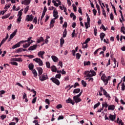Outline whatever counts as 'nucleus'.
<instances>
[{"mask_svg": "<svg viewBox=\"0 0 125 125\" xmlns=\"http://www.w3.org/2000/svg\"><path fill=\"white\" fill-rule=\"evenodd\" d=\"M82 56V55L79 53H77L76 54V59H80L81 58V57Z\"/></svg>", "mask_w": 125, "mask_h": 125, "instance_id": "36", "label": "nucleus"}, {"mask_svg": "<svg viewBox=\"0 0 125 125\" xmlns=\"http://www.w3.org/2000/svg\"><path fill=\"white\" fill-rule=\"evenodd\" d=\"M110 18L111 20H114V16L113 15V13H111L110 15Z\"/></svg>", "mask_w": 125, "mask_h": 125, "instance_id": "59", "label": "nucleus"}, {"mask_svg": "<svg viewBox=\"0 0 125 125\" xmlns=\"http://www.w3.org/2000/svg\"><path fill=\"white\" fill-rule=\"evenodd\" d=\"M45 102L48 104V105H49L50 104V101L48 99H46L45 100Z\"/></svg>", "mask_w": 125, "mask_h": 125, "instance_id": "52", "label": "nucleus"}, {"mask_svg": "<svg viewBox=\"0 0 125 125\" xmlns=\"http://www.w3.org/2000/svg\"><path fill=\"white\" fill-rule=\"evenodd\" d=\"M29 6H27L25 8H24V13L26 14L27 12H28V11L29 10Z\"/></svg>", "mask_w": 125, "mask_h": 125, "instance_id": "39", "label": "nucleus"}, {"mask_svg": "<svg viewBox=\"0 0 125 125\" xmlns=\"http://www.w3.org/2000/svg\"><path fill=\"white\" fill-rule=\"evenodd\" d=\"M38 45L37 44H35L33 46H31L28 49V50H35V49H37Z\"/></svg>", "mask_w": 125, "mask_h": 125, "instance_id": "16", "label": "nucleus"}, {"mask_svg": "<svg viewBox=\"0 0 125 125\" xmlns=\"http://www.w3.org/2000/svg\"><path fill=\"white\" fill-rule=\"evenodd\" d=\"M17 33V29H16L14 32L12 33L10 36V38L8 39V42H10L11 41L12 39H13L14 37H15V35Z\"/></svg>", "mask_w": 125, "mask_h": 125, "instance_id": "8", "label": "nucleus"}, {"mask_svg": "<svg viewBox=\"0 0 125 125\" xmlns=\"http://www.w3.org/2000/svg\"><path fill=\"white\" fill-rule=\"evenodd\" d=\"M76 34V30H73V31L72 32V33L71 34L72 35V38H74V37H75V35Z\"/></svg>", "mask_w": 125, "mask_h": 125, "instance_id": "54", "label": "nucleus"}, {"mask_svg": "<svg viewBox=\"0 0 125 125\" xmlns=\"http://www.w3.org/2000/svg\"><path fill=\"white\" fill-rule=\"evenodd\" d=\"M64 119V116L63 115L59 116L58 118V121H59L60 120H63Z\"/></svg>", "mask_w": 125, "mask_h": 125, "instance_id": "48", "label": "nucleus"}, {"mask_svg": "<svg viewBox=\"0 0 125 125\" xmlns=\"http://www.w3.org/2000/svg\"><path fill=\"white\" fill-rule=\"evenodd\" d=\"M53 16L55 17L54 19H57V18H58L59 17L58 12L57 11V10L55 8V9H54L53 10Z\"/></svg>", "mask_w": 125, "mask_h": 125, "instance_id": "9", "label": "nucleus"}, {"mask_svg": "<svg viewBox=\"0 0 125 125\" xmlns=\"http://www.w3.org/2000/svg\"><path fill=\"white\" fill-rule=\"evenodd\" d=\"M12 61H17V62H22L23 61V60H22L21 58H14L12 59Z\"/></svg>", "mask_w": 125, "mask_h": 125, "instance_id": "14", "label": "nucleus"}, {"mask_svg": "<svg viewBox=\"0 0 125 125\" xmlns=\"http://www.w3.org/2000/svg\"><path fill=\"white\" fill-rule=\"evenodd\" d=\"M100 29H102L103 30H104V31H106V28H105V26L103 24L102 25V26L100 27Z\"/></svg>", "mask_w": 125, "mask_h": 125, "instance_id": "58", "label": "nucleus"}, {"mask_svg": "<svg viewBox=\"0 0 125 125\" xmlns=\"http://www.w3.org/2000/svg\"><path fill=\"white\" fill-rule=\"evenodd\" d=\"M6 118V115H2L0 116V119H1L2 120H3L4 119H5Z\"/></svg>", "mask_w": 125, "mask_h": 125, "instance_id": "55", "label": "nucleus"}, {"mask_svg": "<svg viewBox=\"0 0 125 125\" xmlns=\"http://www.w3.org/2000/svg\"><path fill=\"white\" fill-rule=\"evenodd\" d=\"M100 102H99L98 103H97L94 105V109H96V108H97V107L100 106Z\"/></svg>", "mask_w": 125, "mask_h": 125, "instance_id": "35", "label": "nucleus"}, {"mask_svg": "<svg viewBox=\"0 0 125 125\" xmlns=\"http://www.w3.org/2000/svg\"><path fill=\"white\" fill-rule=\"evenodd\" d=\"M26 57H28V58H30V59H32L35 57L34 55H25Z\"/></svg>", "mask_w": 125, "mask_h": 125, "instance_id": "43", "label": "nucleus"}, {"mask_svg": "<svg viewBox=\"0 0 125 125\" xmlns=\"http://www.w3.org/2000/svg\"><path fill=\"white\" fill-rule=\"evenodd\" d=\"M94 33L95 36H97V28L96 27L94 29Z\"/></svg>", "mask_w": 125, "mask_h": 125, "instance_id": "51", "label": "nucleus"}, {"mask_svg": "<svg viewBox=\"0 0 125 125\" xmlns=\"http://www.w3.org/2000/svg\"><path fill=\"white\" fill-rule=\"evenodd\" d=\"M105 96V97L108 98V100H110L111 99V96H110V95L109 94H106V95H104Z\"/></svg>", "mask_w": 125, "mask_h": 125, "instance_id": "50", "label": "nucleus"}, {"mask_svg": "<svg viewBox=\"0 0 125 125\" xmlns=\"http://www.w3.org/2000/svg\"><path fill=\"white\" fill-rule=\"evenodd\" d=\"M6 40L5 39H3L2 41H1V42H0V44H1V45H2V44H3L4 43V42H5V41H6Z\"/></svg>", "mask_w": 125, "mask_h": 125, "instance_id": "60", "label": "nucleus"}, {"mask_svg": "<svg viewBox=\"0 0 125 125\" xmlns=\"http://www.w3.org/2000/svg\"><path fill=\"white\" fill-rule=\"evenodd\" d=\"M51 71L52 72H54L55 73H56L57 71V68H56V66H55V65H53L51 66Z\"/></svg>", "mask_w": 125, "mask_h": 125, "instance_id": "22", "label": "nucleus"}, {"mask_svg": "<svg viewBox=\"0 0 125 125\" xmlns=\"http://www.w3.org/2000/svg\"><path fill=\"white\" fill-rule=\"evenodd\" d=\"M65 43V41L64 40V39L62 38L60 39V46L61 47H62L63 46V44Z\"/></svg>", "mask_w": 125, "mask_h": 125, "instance_id": "20", "label": "nucleus"}, {"mask_svg": "<svg viewBox=\"0 0 125 125\" xmlns=\"http://www.w3.org/2000/svg\"><path fill=\"white\" fill-rule=\"evenodd\" d=\"M90 42V38H87L85 42H83L84 44H87L88 43V42Z\"/></svg>", "mask_w": 125, "mask_h": 125, "instance_id": "40", "label": "nucleus"}, {"mask_svg": "<svg viewBox=\"0 0 125 125\" xmlns=\"http://www.w3.org/2000/svg\"><path fill=\"white\" fill-rule=\"evenodd\" d=\"M37 102V97H35L32 101V104H35Z\"/></svg>", "mask_w": 125, "mask_h": 125, "instance_id": "47", "label": "nucleus"}, {"mask_svg": "<svg viewBox=\"0 0 125 125\" xmlns=\"http://www.w3.org/2000/svg\"><path fill=\"white\" fill-rule=\"evenodd\" d=\"M72 7H73L74 11L76 12L77 11V7L76 6V5H75V4H72Z\"/></svg>", "mask_w": 125, "mask_h": 125, "instance_id": "45", "label": "nucleus"}, {"mask_svg": "<svg viewBox=\"0 0 125 125\" xmlns=\"http://www.w3.org/2000/svg\"><path fill=\"white\" fill-rule=\"evenodd\" d=\"M21 43H24L23 41H20L15 45H13L12 48H13V49H15V48H17V47H20V46L21 45Z\"/></svg>", "mask_w": 125, "mask_h": 125, "instance_id": "7", "label": "nucleus"}, {"mask_svg": "<svg viewBox=\"0 0 125 125\" xmlns=\"http://www.w3.org/2000/svg\"><path fill=\"white\" fill-rule=\"evenodd\" d=\"M24 1L25 2L24 5H29L31 3V0H24Z\"/></svg>", "mask_w": 125, "mask_h": 125, "instance_id": "27", "label": "nucleus"}, {"mask_svg": "<svg viewBox=\"0 0 125 125\" xmlns=\"http://www.w3.org/2000/svg\"><path fill=\"white\" fill-rule=\"evenodd\" d=\"M102 106H103L102 108L103 109H104V107L105 108H107L108 105V104L107 103V102H105L104 104H102Z\"/></svg>", "mask_w": 125, "mask_h": 125, "instance_id": "28", "label": "nucleus"}, {"mask_svg": "<svg viewBox=\"0 0 125 125\" xmlns=\"http://www.w3.org/2000/svg\"><path fill=\"white\" fill-rule=\"evenodd\" d=\"M10 64H11V65H14V66H18V63L16 62H10Z\"/></svg>", "mask_w": 125, "mask_h": 125, "instance_id": "31", "label": "nucleus"}, {"mask_svg": "<svg viewBox=\"0 0 125 125\" xmlns=\"http://www.w3.org/2000/svg\"><path fill=\"white\" fill-rule=\"evenodd\" d=\"M33 61H35L36 63H38L39 66H42L43 65V63L42 62V61L41 60L40 58H35L33 59Z\"/></svg>", "mask_w": 125, "mask_h": 125, "instance_id": "5", "label": "nucleus"}, {"mask_svg": "<svg viewBox=\"0 0 125 125\" xmlns=\"http://www.w3.org/2000/svg\"><path fill=\"white\" fill-rule=\"evenodd\" d=\"M84 74L86 77H89V78H91L93 76H96V72L94 70H90V71H86L84 72Z\"/></svg>", "mask_w": 125, "mask_h": 125, "instance_id": "2", "label": "nucleus"}, {"mask_svg": "<svg viewBox=\"0 0 125 125\" xmlns=\"http://www.w3.org/2000/svg\"><path fill=\"white\" fill-rule=\"evenodd\" d=\"M82 84H83V86H84V87H85L86 86V83H85V82H84V81L82 80Z\"/></svg>", "mask_w": 125, "mask_h": 125, "instance_id": "37", "label": "nucleus"}, {"mask_svg": "<svg viewBox=\"0 0 125 125\" xmlns=\"http://www.w3.org/2000/svg\"><path fill=\"white\" fill-rule=\"evenodd\" d=\"M78 12L80 13L81 15H83V12L82 11V8L79 7L78 10Z\"/></svg>", "mask_w": 125, "mask_h": 125, "instance_id": "57", "label": "nucleus"}, {"mask_svg": "<svg viewBox=\"0 0 125 125\" xmlns=\"http://www.w3.org/2000/svg\"><path fill=\"white\" fill-rule=\"evenodd\" d=\"M101 80L104 82V85H107V84H108V82L111 80V76H108L107 78L105 74H103V75L101 77Z\"/></svg>", "mask_w": 125, "mask_h": 125, "instance_id": "1", "label": "nucleus"}, {"mask_svg": "<svg viewBox=\"0 0 125 125\" xmlns=\"http://www.w3.org/2000/svg\"><path fill=\"white\" fill-rule=\"evenodd\" d=\"M45 17H46V19H45V22H47V21L49 19V16L46 15Z\"/></svg>", "mask_w": 125, "mask_h": 125, "instance_id": "62", "label": "nucleus"}, {"mask_svg": "<svg viewBox=\"0 0 125 125\" xmlns=\"http://www.w3.org/2000/svg\"><path fill=\"white\" fill-rule=\"evenodd\" d=\"M109 121H112V122H114V121L116 120V115H113L111 114H109Z\"/></svg>", "mask_w": 125, "mask_h": 125, "instance_id": "11", "label": "nucleus"}, {"mask_svg": "<svg viewBox=\"0 0 125 125\" xmlns=\"http://www.w3.org/2000/svg\"><path fill=\"white\" fill-rule=\"evenodd\" d=\"M46 66L47 68H48V69H50V63L49 62H46Z\"/></svg>", "mask_w": 125, "mask_h": 125, "instance_id": "34", "label": "nucleus"}, {"mask_svg": "<svg viewBox=\"0 0 125 125\" xmlns=\"http://www.w3.org/2000/svg\"><path fill=\"white\" fill-rule=\"evenodd\" d=\"M68 26V24L67 23V22L65 21L64 22V24L62 25V27H65V28H67Z\"/></svg>", "mask_w": 125, "mask_h": 125, "instance_id": "61", "label": "nucleus"}, {"mask_svg": "<svg viewBox=\"0 0 125 125\" xmlns=\"http://www.w3.org/2000/svg\"><path fill=\"white\" fill-rule=\"evenodd\" d=\"M31 40H32V37H29L28 38V39L26 41H23V42H30Z\"/></svg>", "mask_w": 125, "mask_h": 125, "instance_id": "41", "label": "nucleus"}, {"mask_svg": "<svg viewBox=\"0 0 125 125\" xmlns=\"http://www.w3.org/2000/svg\"><path fill=\"white\" fill-rule=\"evenodd\" d=\"M39 77V80L41 82H44V81H46L48 80V77L46 73H43L42 75H40Z\"/></svg>", "mask_w": 125, "mask_h": 125, "instance_id": "4", "label": "nucleus"}, {"mask_svg": "<svg viewBox=\"0 0 125 125\" xmlns=\"http://www.w3.org/2000/svg\"><path fill=\"white\" fill-rule=\"evenodd\" d=\"M103 15L106 18L107 17V15H106V12L104 9L102 10Z\"/></svg>", "mask_w": 125, "mask_h": 125, "instance_id": "38", "label": "nucleus"}, {"mask_svg": "<svg viewBox=\"0 0 125 125\" xmlns=\"http://www.w3.org/2000/svg\"><path fill=\"white\" fill-rule=\"evenodd\" d=\"M50 80L54 83H55V84L57 85H60V81H59L58 79L55 78H51Z\"/></svg>", "mask_w": 125, "mask_h": 125, "instance_id": "6", "label": "nucleus"}, {"mask_svg": "<svg viewBox=\"0 0 125 125\" xmlns=\"http://www.w3.org/2000/svg\"><path fill=\"white\" fill-rule=\"evenodd\" d=\"M67 36V29H65L63 33L62 37L63 38H66Z\"/></svg>", "mask_w": 125, "mask_h": 125, "instance_id": "29", "label": "nucleus"}, {"mask_svg": "<svg viewBox=\"0 0 125 125\" xmlns=\"http://www.w3.org/2000/svg\"><path fill=\"white\" fill-rule=\"evenodd\" d=\"M51 58L53 60V61H54V62H58L59 59H58V58H57V57L55 56H51Z\"/></svg>", "mask_w": 125, "mask_h": 125, "instance_id": "17", "label": "nucleus"}, {"mask_svg": "<svg viewBox=\"0 0 125 125\" xmlns=\"http://www.w3.org/2000/svg\"><path fill=\"white\" fill-rule=\"evenodd\" d=\"M37 70L38 71V77H40L41 75H42V68L38 67Z\"/></svg>", "mask_w": 125, "mask_h": 125, "instance_id": "12", "label": "nucleus"}, {"mask_svg": "<svg viewBox=\"0 0 125 125\" xmlns=\"http://www.w3.org/2000/svg\"><path fill=\"white\" fill-rule=\"evenodd\" d=\"M28 68L29 70H34V64L33 63H30L28 65Z\"/></svg>", "mask_w": 125, "mask_h": 125, "instance_id": "26", "label": "nucleus"}, {"mask_svg": "<svg viewBox=\"0 0 125 125\" xmlns=\"http://www.w3.org/2000/svg\"><path fill=\"white\" fill-rule=\"evenodd\" d=\"M93 14L95 16H96V13H97V11H96V10H95V9H93Z\"/></svg>", "mask_w": 125, "mask_h": 125, "instance_id": "63", "label": "nucleus"}, {"mask_svg": "<svg viewBox=\"0 0 125 125\" xmlns=\"http://www.w3.org/2000/svg\"><path fill=\"white\" fill-rule=\"evenodd\" d=\"M58 65L59 66H60V67H61V68H62L63 67V63L62 62V61H60L58 64Z\"/></svg>", "mask_w": 125, "mask_h": 125, "instance_id": "42", "label": "nucleus"}, {"mask_svg": "<svg viewBox=\"0 0 125 125\" xmlns=\"http://www.w3.org/2000/svg\"><path fill=\"white\" fill-rule=\"evenodd\" d=\"M26 20H27V22H29V21H33V19H34V17H33V16L31 15H27V16H26Z\"/></svg>", "mask_w": 125, "mask_h": 125, "instance_id": "13", "label": "nucleus"}, {"mask_svg": "<svg viewBox=\"0 0 125 125\" xmlns=\"http://www.w3.org/2000/svg\"><path fill=\"white\" fill-rule=\"evenodd\" d=\"M23 9H22L18 12V14L17 15L18 17H22V15L23 14V12L22 11H23Z\"/></svg>", "mask_w": 125, "mask_h": 125, "instance_id": "23", "label": "nucleus"}, {"mask_svg": "<svg viewBox=\"0 0 125 125\" xmlns=\"http://www.w3.org/2000/svg\"><path fill=\"white\" fill-rule=\"evenodd\" d=\"M30 44L28 42V43H26L25 44H23V48H27V47H29V46H30Z\"/></svg>", "mask_w": 125, "mask_h": 125, "instance_id": "33", "label": "nucleus"}, {"mask_svg": "<svg viewBox=\"0 0 125 125\" xmlns=\"http://www.w3.org/2000/svg\"><path fill=\"white\" fill-rule=\"evenodd\" d=\"M61 78V74H59L56 75V79H60Z\"/></svg>", "mask_w": 125, "mask_h": 125, "instance_id": "56", "label": "nucleus"}, {"mask_svg": "<svg viewBox=\"0 0 125 125\" xmlns=\"http://www.w3.org/2000/svg\"><path fill=\"white\" fill-rule=\"evenodd\" d=\"M106 36V35L105 34V33L102 32L100 34V37L101 39V41H103V40L104 39V38L105 37V36Z\"/></svg>", "mask_w": 125, "mask_h": 125, "instance_id": "18", "label": "nucleus"}, {"mask_svg": "<svg viewBox=\"0 0 125 125\" xmlns=\"http://www.w3.org/2000/svg\"><path fill=\"white\" fill-rule=\"evenodd\" d=\"M38 22V20L37 19V17H35L33 20V22L35 23V24H37Z\"/></svg>", "mask_w": 125, "mask_h": 125, "instance_id": "53", "label": "nucleus"}, {"mask_svg": "<svg viewBox=\"0 0 125 125\" xmlns=\"http://www.w3.org/2000/svg\"><path fill=\"white\" fill-rule=\"evenodd\" d=\"M125 27H122L121 28V32H122V33H123L124 35L125 34Z\"/></svg>", "mask_w": 125, "mask_h": 125, "instance_id": "44", "label": "nucleus"}, {"mask_svg": "<svg viewBox=\"0 0 125 125\" xmlns=\"http://www.w3.org/2000/svg\"><path fill=\"white\" fill-rule=\"evenodd\" d=\"M121 88H122V90H123V91L124 90H125V83H122Z\"/></svg>", "mask_w": 125, "mask_h": 125, "instance_id": "46", "label": "nucleus"}, {"mask_svg": "<svg viewBox=\"0 0 125 125\" xmlns=\"http://www.w3.org/2000/svg\"><path fill=\"white\" fill-rule=\"evenodd\" d=\"M45 53V52L44 51H40L38 53V55L39 57H41L42 58V59H43V55Z\"/></svg>", "mask_w": 125, "mask_h": 125, "instance_id": "10", "label": "nucleus"}, {"mask_svg": "<svg viewBox=\"0 0 125 125\" xmlns=\"http://www.w3.org/2000/svg\"><path fill=\"white\" fill-rule=\"evenodd\" d=\"M65 102L66 103H70V104L73 105L75 104V102L73 101V100L71 99V98H69L67 100H66Z\"/></svg>", "mask_w": 125, "mask_h": 125, "instance_id": "15", "label": "nucleus"}, {"mask_svg": "<svg viewBox=\"0 0 125 125\" xmlns=\"http://www.w3.org/2000/svg\"><path fill=\"white\" fill-rule=\"evenodd\" d=\"M32 73L35 78H37V77H38V73L37 72L36 69L32 70Z\"/></svg>", "mask_w": 125, "mask_h": 125, "instance_id": "24", "label": "nucleus"}, {"mask_svg": "<svg viewBox=\"0 0 125 125\" xmlns=\"http://www.w3.org/2000/svg\"><path fill=\"white\" fill-rule=\"evenodd\" d=\"M11 13H9L7 15H5V16H3L2 17V19H6V18H8L10 16Z\"/></svg>", "mask_w": 125, "mask_h": 125, "instance_id": "25", "label": "nucleus"}, {"mask_svg": "<svg viewBox=\"0 0 125 125\" xmlns=\"http://www.w3.org/2000/svg\"><path fill=\"white\" fill-rule=\"evenodd\" d=\"M23 51V48H20L16 50V52L17 53H19V52H22Z\"/></svg>", "mask_w": 125, "mask_h": 125, "instance_id": "30", "label": "nucleus"}, {"mask_svg": "<svg viewBox=\"0 0 125 125\" xmlns=\"http://www.w3.org/2000/svg\"><path fill=\"white\" fill-rule=\"evenodd\" d=\"M81 91V89L80 88H76L73 91V93L74 94H78L79 93V92Z\"/></svg>", "mask_w": 125, "mask_h": 125, "instance_id": "19", "label": "nucleus"}, {"mask_svg": "<svg viewBox=\"0 0 125 125\" xmlns=\"http://www.w3.org/2000/svg\"><path fill=\"white\" fill-rule=\"evenodd\" d=\"M73 85H74V88H76L77 86H80V84H79V83H75Z\"/></svg>", "mask_w": 125, "mask_h": 125, "instance_id": "49", "label": "nucleus"}, {"mask_svg": "<svg viewBox=\"0 0 125 125\" xmlns=\"http://www.w3.org/2000/svg\"><path fill=\"white\" fill-rule=\"evenodd\" d=\"M56 108L57 109H60L61 108H62V104H58L57 105Z\"/></svg>", "mask_w": 125, "mask_h": 125, "instance_id": "64", "label": "nucleus"}, {"mask_svg": "<svg viewBox=\"0 0 125 125\" xmlns=\"http://www.w3.org/2000/svg\"><path fill=\"white\" fill-rule=\"evenodd\" d=\"M81 95H82V92H80L78 95L73 97V100H74L75 103L78 104L79 102H81V101H82V99L80 98Z\"/></svg>", "mask_w": 125, "mask_h": 125, "instance_id": "3", "label": "nucleus"}, {"mask_svg": "<svg viewBox=\"0 0 125 125\" xmlns=\"http://www.w3.org/2000/svg\"><path fill=\"white\" fill-rule=\"evenodd\" d=\"M115 105H108V110H111L112 111H114L115 110Z\"/></svg>", "mask_w": 125, "mask_h": 125, "instance_id": "21", "label": "nucleus"}, {"mask_svg": "<svg viewBox=\"0 0 125 125\" xmlns=\"http://www.w3.org/2000/svg\"><path fill=\"white\" fill-rule=\"evenodd\" d=\"M90 65V62L89 61L84 62V66H89Z\"/></svg>", "mask_w": 125, "mask_h": 125, "instance_id": "32", "label": "nucleus"}]
</instances>
